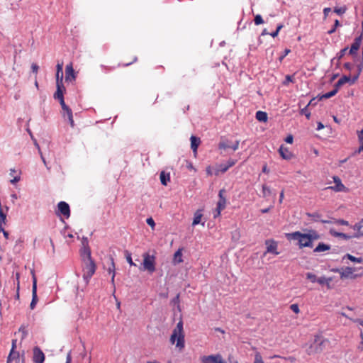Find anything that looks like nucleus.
<instances>
[{"label": "nucleus", "mask_w": 363, "mask_h": 363, "mask_svg": "<svg viewBox=\"0 0 363 363\" xmlns=\"http://www.w3.org/2000/svg\"><path fill=\"white\" fill-rule=\"evenodd\" d=\"M333 178L335 185L333 186H328L327 189H332L336 192H346L347 191V189L342 183L341 179L337 176H334Z\"/></svg>", "instance_id": "9"}, {"label": "nucleus", "mask_w": 363, "mask_h": 363, "mask_svg": "<svg viewBox=\"0 0 363 363\" xmlns=\"http://www.w3.org/2000/svg\"><path fill=\"white\" fill-rule=\"evenodd\" d=\"M65 116H67L69 124H70L71 127L73 128L74 126V119H73L72 111H68L67 113H65Z\"/></svg>", "instance_id": "37"}, {"label": "nucleus", "mask_w": 363, "mask_h": 363, "mask_svg": "<svg viewBox=\"0 0 363 363\" xmlns=\"http://www.w3.org/2000/svg\"><path fill=\"white\" fill-rule=\"evenodd\" d=\"M256 118L261 122H266L267 121V114L266 112L259 111L256 113Z\"/></svg>", "instance_id": "30"}, {"label": "nucleus", "mask_w": 363, "mask_h": 363, "mask_svg": "<svg viewBox=\"0 0 363 363\" xmlns=\"http://www.w3.org/2000/svg\"><path fill=\"white\" fill-rule=\"evenodd\" d=\"M290 52V50L289 49H286L284 50V54L283 55H281V57H279V61L281 62L283 60V59Z\"/></svg>", "instance_id": "58"}, {"label": "nucleus", "mask_w": 363, "mask_h": 363, "mask_svg": "<svg viewBox=\"0 0 363 363\" xmlns=\"http://www.w3.org/2000/svg\"><path fill=\"white\" fill-rule=\"evenodd\" d=\"M190 140H191V148L192 149L194 154H196L198 147L199 146V145L201 143V140L199 138L191 135L190 138Z\"/></svg>", "instance_id": "18"}, {"label": "nucleus", "mask_w": 363, "mask_h": 363, "mask_svg": "<svg viewBox=\"0 0 363 363\" xmlns=\"http://www.w3.org/2000/svg\"><path fill=\"white\" fill-rule=\"evenodd\" d=\"M19 358H20L19 352L16 350H11L8 356V358H7L6 363H11L12 361H16V362L19 361Z\"/></svg>", "instance_id": "21"}, {"label": "nucleus", "mask_w": 363, "mask_h": 363, "mask_svg": "<svg viewBox=\"0 0 363 363\" xmlns=\"http://www.w3.org/2000/svg\"><path fill=\"white\" fill-rule=\"evenodd\" d=\"M19 332H21L23 334L22 338H24L27 335V330L26 329V327H24V326H21L19 328Z\"/></svg>", "instance_id": "53"}, {"label": "nucleus", "mask_w": 363, "mask_h": 363, "mask_svg": "<svg viewBox=\"0 0 363 363\" xmlns=\"http://www.w3.org/2000/svg\"><path fill=\"white\" fill-rule=\"evenodd\" d=\"M16 173V171L13 169H11L10 175L13 177V178L11 180V183L15 184L18 182L20 180V176L18 174L14 176V174Z\"/></svg>", "instance_id": "32"}, {"label": "nucleus", "mask_w": 363, "mask_h": 363, "mask_svg": "<svg viewBox=\"0 0 363 363\" xmlns=\"http://www.w3.org/2000/svg\"><path fill=\"white\" fill-rule=\"evenodd\" d=\"M291 310L295 313L296 314H298L300 313L299 306L297 303H294L290 306Z\"/></svg>", "instance_id": "45"}, {"label": "nucleus", "mask_w": 363, "mask_h": 363, "mask_svg": "<svg viewBox=\"0 0 363 363\" xmlns=\"http://www.w3.org/2000/svg\"><path fill=\"white\" fill-rule=\"evenodd\" d=\"M58 211L66 218L70 216V209L68 203L65 201H60L57 204Z\"/></svg>", "instance_id": "13"}, {"label": "nucleus", "mask_w": 363, "mask_h": 363, "mask_svg": "<svg viewBox=\"0 0 363 363\" xmlns=\"http://www.w3.org/2000/svg\"><path fill=\"white\" fill-rule=\"evenodd\" d=\"M126 260L131 266H136V264L133 262L131 255L129 252H126Z\"/></svg>", "instance_id": "47"}, {"label": "nucleus", "mask_w": 363, "mask_h": 363, "mask_svg": "<svg viewBox=\"0 0 363 363\" xmlns=\"http://www.w3.org/2000/svg\"><path fill=\"white\" fill-rule=\"evenodd\" d=\"M286 238L289 240H297L299 248L302 249L303 247H312L313 242L318 240L320 235L315 230H310L308 233H302L300 231L286 233Z\"/></svg>", "instance_id": "1"}, {"label": "nucleus", "mask_w": 363, "mask_h": 363, "mask_svg": "<svg viewBox=\"0 0 363 363\" xmlns=\"http://www.w3.org/2000/svg\"><path fill=\"white\" fill-rule=\"evenodd\" d=\"M306 278L313 283L316 282L318 279L317 277L314 274L311 272L306 274Z\"/></svg>", "instance_id": "40"}, {"label": "nucleus", "mask_w": 363, "mask_h": 363, "mask_svg": "<svg viewBox=\"0 0 363 363\" xmlns=\"http://www.w3.org/2000/svg\"><path fill=\"white\" fill-rule=\"evenodd\" d=\"M16 281H17V290H16V298H19V289H20V281H19L20 274H19V273L17 272L16 274Z\"/></svg>", "instance_id": "43"}, {"label": "nucleus", "mask_w": 363, "mask_h": 363, "mask_svg": "<svg viewBox=\"0 0 363 363\" xmlns=\"http://www.w3.org/2000/svg\"><path fill=\"white\" fill-rule=\"evenodd\" d=\"M65 90H56L54 94L55 99H57L60 101V104L62 106L63 111V116H65V113L68 111H72L66 104L64 100V93Z\"/></svg>", "instance_id": "8"}, {"label": "nucleus", "mask_w": 363, "mask_h": 363, "mask_svg": "<svg viewBox=\"0 0 363 363\" xmlns=\"http://www.w3.org/2000/svg\"><path fill=\"white\" fill-rule=\"evenodd\" d=\"M219 149L226 150L228 148H231V145H228L227 142L222 141L218 145Z\"/></svg>", "instance_id": "46"}, {"label": "nucleus", "mask_w": 363, "mask_h": 363, "mask_svg": "<svg viewBox=\"0 0 363 363\" xmlns=\"http://www.w3.org/2000/svg\"><path fill=\"white\" fill-rule=\"evenodd\" d=\"M362 40V36L360 35L356 38L351 45L350 50L349 51L350 55H355L357 50L359 49Z\"/></svg>", "instance_id": "15"}, {"label": "nucleus", "mask_w": 363, "mask_h": 363, "mask_svg": "<svg viewBox=\"0 0 363 363\" xmlns=\"http://www.w3.org/2000/svg\"><path fill=\"white\" fill-rule=\"evenodd\" d=\"M254 21H255V24L257 25V26L262 24L264 23L262 17L259 14H257L255 16Z\"/></svg>", "instance_id": "41"}, {"label": "nucleus", "mask_w": 363, "mask_h": 363, "mask_svg": "<svg viewBox=\"0 0 363 363\" xmlns=\"http://www.w3.org/2000/svg\"><path fill=\"white\" fill-rule=\"evenodd\" d=\"M56 86L57 90H65V87L63 84V74H60V72H56Z\"/></svg>", "instance_id": "19"}, {"label": "nucleus", "mask_w": 363, "mask_h": 363, "mask_svg": "<svg viewBox=\"0 0 363 363\" xmlns=\"http://www.w3.org/2000/svg\"><path fill=\"white\" fill-rule=\"evenodd\" d=\"M37 296V279L35 274H33V286H32V301L30 305L31 309H33L38 302Z\"/></svg>", "instance_id": "12"}, {"label": "nucleus", "mask_w": 363, "mask_h": 363, "mask_svg": "<svg viewBox=\"0 0 363 363\" xmlns=\"http://www.w3.org/2000/svg\"><path fill=\"white\" fill-rule=\"evenodd\" d=\"M184 337L185 334L184 331L183 321L180 320L174 328L170 336L169 341L172 345L175 344L176 347L179 351H182L185 347Z\"/></svg>", "instance_id": "2"}, {"label": "nucleus", "mask_w": 363, "mask_h": 363, "mask_svg": "<svg viewBox=\"0 0 363 363\" xmlns=\"http://www.w3.org/2000/svg\"><path fill=\"white\" fill-rule=\"evenodd\" d=\"M330 235H332L334 237L341 238H343L345 240H349V239H351L352 238H355L354 235H349L343 233H338V232H337V231H335V230H334L333 229H331L330 230Z\"/></svg>", "instance_id": "22"}, {"label": "nucleus", "mask_w": 363, "mask_h": 363, "mask_svg": "<svg viewBox=\"0 0 363 363\" xmlns=\"http://www.w3.org/2000/svg\"><path fill=\"white\" fill-rule=\"evenodd\" d=\"M341 82L337 81L336 84H335V87L333 90H337V92L338 91L339 89L342 86Z\"/></svg>", "instance_id": "61"}, {"label": "nucleus", "mask_w": 363, "mask_h": 363, "mask_svg": "<svg viewBox=\"0 0 363 363\" xmlns=\"http://www.w3.org/2000/svg\"><path fill=\"white\" fill-rule=\"evenodd\" d=\"M284 27L283 24H279L277 27V29L275 31H274L273 33H269V35L271 36H272L273 38H275L278 35L279 31L281 30V29Z\"/></svg>", "instance_id": "42"}, {"label": "nucleus", "mask_w": 363, "mask_h": 363, "mask_svg": "<svg viewBox=\"0 0 363 363\" xmlns=\"http://www.w3.org/2000/svg\"><path fill=\"white\" fill-rule=\"evenodd\" d=\"M325 340H323L320 337L316 336L315 338L314 344H318V345H322L324 343Z\"/></svg>", "instance_id": "48"}, {"label": "nucleus", "mask_w": 363, "mask_h": 363, "mask_svg": "<svg viewBox=\"0 0 363 363\" xmlns=\"http://www.w3.org/2000/svg\"><path fill=\"white\" fill-rule=\"evenodd\" d=\"M225 191V189H221L219 191L218 196L219 200L217 203V208H216V213L214 215V218H216L220 215L221 211H223L226 206V199L224 196Z\"/></svg>", "instance_id": "7"}, {"label": "nucleus", "mask_w": 363, "mask_h": 363, "mask_svg": "<svg viewBox=\"0 0 363 363\" xmlns=\"http://www.w3.org/2000/svg\"><path fill=\"white\" fill-rule=\"evenodd\" d=\"M337 223L338 224H340V225H348L349 223L347 220H342V219H340V220H337L336 221Z\"/></svg>", "instance_id": "57"}, {"label": "nucleus", "mask_w": 363, "mask_h": 363, "mask_svg": "<svg viewBox=\"0 0 363 363\" xmlns=\"http://www.w3.org/2000/svg\"><path fill=\"white\" fill-rule=\"evenodd\" d=\"M201 210H197L195 213H194V220H193V222H192V225L194 226V225H196L199 223H201V218L203 216V214L201 213Z\"/></svg>", "instance_id": "26"}, {"label": "nucleus", "mask_w": 363, "mask_h": 363, "mask_svg": "<svg viewBox=\"0 0 363 363\" xmlns=\"http://www.w3.org/2000/svg\"><path fill=\"white\" fill-rule=\"evenodd\" d=\"M143 262L142 264V267H140V269L147 271L150 274L153 273L156 269L155 255H151L148 252H145L143 254Z\"/></svg>", "instance_id": "4"}, {"label": "nucleus", "mask_w": 363, "mask_h": 363, "mask_svg": "<svg viewBox=\"0 0 363 363\" xmlns=\"http://www.w3.org/2000/svg\"><path fill=\"white\" fill-rule=\"evenodd\" d=\"M33 361L35 363H43L45 361V354L38 347H35L33 350Z\"/></svg>", "instance_id": "11"}, {"label": "nucleus", "mask_w": 363, "mask_h": 363, "mask_svg": "<svg viewBox=\"0 0 363 363\" xmlns=\"http://www.w3.org/2000/svg\"><path fill=\"white\" fill-rule=\"evenodd\" d=\"M353 229L357 231L354 235L355 238L363 235V218L353 226Z\"/></svg>", "instance_id": "20"}, {"label": "nucleus", "mask_w": 363, "mask_h": 363, "mask_svg": "<svg viewBox=\"0 0 363 363\" xmlns=\"http://www.w3.org/2000/svg\"><path fill=\"white\" fill-rule=\"evenodd\" d=\"M293 140H294V138H293V135H288L286 138H285V141L287 143H290L291 144L293 143Z\"/></svg>", "instance_id": "56"}, {"label": "nucleus", "mask_w": 363, "mask_h": 363, "mask_svg": "<svg viewBox=\"0 0 363 363\" xmlns=\"http://www.w3.org/2000/svg\"><path fill=\"white\" fill-rule=\"evenodd\" d=\"M267 245V251L264 253H273L276 255H279V252L277 251V242L274 240H267L265 242Z\"/></svg>", "instance_id": "14"}, {"label": "nucleus", "mask_w": 363, "mask_h": 363, "mask_svg": "<svg viewBox=\"0 0 363 363\" xmlns=\"http://www.w3.org/2000/svg\"><path fill=\"white\" fill-rule=\"evenodd\" d=\"M330 249V246L329 245L325 244L323 242H320L316 247L313 250L314 252H321L329 250Z\"/></svg>", "instance_id": "25"}, {"label": "nucleus", "mask_w": 363, "mask_h": 363, "mask_svg": "<svg viewBox=\"0 0 363 363\" xmlns=\"http://www.w3.org/2000/svg\"><path fill=\"white\" fill-rule=\"evenodd\" d=\"M279 152L281 157L284 160H290L292 157L291 152L288 150L287 147L281 145L279 149Z\"/></svg>", "instance_id": "17"}, {"label": "nucleus", "mask_w": 363, "mask_h": 363, "mask_svg": "<svg viewBox=\"0 0 363 363\" xmlns=\"http://www.w3.org/2000/svg\"><path fill=\"white\" fill-rule=\"evenodd\" d=\"M284 359L290 362L291 363H294L296 361V359L294 357L290 356L288 357H284Z\"/></svg>", "instance_id": "59"}, {"label": "nucleus", "mask_w": 363, "mask_h": 363, "mask_svg": "<svg viewBox=\"0 0 363 363\" xmlns=\"http://www.w3.org/2000/svg\"><path fill=\"white\" fill-rule=\"evenodd\" d=\"M273 208V206H270L269 207L267 208H262L260 210L262 213H268L272 208Z\"/></svg>", "instance_id": "62"}, {"label": "nucleus", "mask_w": 363, "mask_h": 363, "mask_svg": "<svg viewBox=\"0 0 363 363\" xmlns=\"http://www.w3.org/2000/svg\"><path fill=\"white\" fill-rule=\"evenodd\" d=\"M284 198V190H282L280 193L279 199V201L280 203H282Z\"/></svg>", "instance_id": "64"}, {"label": "nucleus", "mask_w": 363, "mask_h": 363, "mask_svg": "<svg viewBox=\"0 0 363 363\" xmlns=\"http://www.w3.org/2000/svg\"><path fill=\"white\" fill-rule=\"evenodd\" d=\"M110 262H111V265L108 267V271L110 274L112 273L111 281H112V283H113L114 278H115V263H114L113 258L112 257H110Z\"/></svg>", "instance_id": "31"}, {"label": "nucleus", "mask_w": 363, "mask_h": 363, "mask_svg": "<svg viewBox=\"0 0 363 363\" xmlns=\"http://www.w3.org/2000/svg\"><path fill=\"white\" fill-rule=\"evenodd\" d=\"M262 194L264 198L269 196L272 194V191L269 186L264 184L262 186Z\"/></svg>", "instance_id": "33"}, {"label": "nucleus", "mask_w": 363, "mask_h": 363, "mask_svg": "<svg viewBox=\"0 0 363 363\" xmlns=\"http://www.w3.org/2000/svg\"><path fill=\"white\" fill-rule=\"evenodd\" d=\"M183 262L182 259V249L179 248L177 250L174 255L173 257V263L174 264H177L182 263Z\"/></svg>", "instance_id": "24"}, {"label": "nucleus", "mask_w": 363, "mask_h": 363, "mask_svg": "<svg viewBox=\"0 0 363 363\" xmlns=\"http://www.w3.org/2000/svg\"><path fill=\"white\" fill-rule=\"evenodd\" d=\"M336 94H337V90H332L331 91H329L328 93H325V94H323L320 96V99H329V98L335 96Z\"/></svg>", "instance_id": "36"}, {"label": "nucleus", "mask_w": 363, "mask_h": 363, "mask_svg": "<svg viewBox=\"0 0 363 363\" xmlns=\"http://www.w3.org/2000/svg\"><path fill=\"white\" fill-rule=\"evenodd\" d=\"M290 82H294V77L292 75H286L285 77V80L284 81L283 84L286 86Z\"/></svg>", "instance_id": "39"}, {"label": "nucleus", "mask_w": 363, "mask_h": 363, "mask_svg": "<svg viewBox=\"0 0 363 363\" xmlns=\"http://www.w3.org/2000/svg\"><path fill=\"white\" fill-rule=\"evenodd\" d=\"M57 72H60V74H63V62L57 63Z\"/></svg>", "instance_id": "50"}, {"label": "nucleus", "mask_w": 363, "mask_h": 363, "mask_svg": "<svg viewBox=\"0 0 363 363\" xmlns=\"http://www.w3.org/2000/svg\"><path fill=\"white\" fill-rule=\"evenodd\" d=\"M228 169V167H227L225 164H220L217 166L216 169H215L214 174L218 176L220 174L226 172Z\"/></svg>", "instance_id": "27"}, {"label": "nucleus", "mask_w": 363, "mask_h": 363, "mask_svg": "<svg viewBox=\"0 0 363 363\" xmlns=\"http://www.w3.org/2000/svg\"><path fill=\"white\" fill-rule=\"evenodd\" d=\"M82 262L93 259L91 257V252L87 238L83 237L82 240V247L79 250Z\"/></svg>", "instance_id": "5"}, {"label": "nucleus", "mask_w": 363, "mask_h": 363, "mask_svg": "<svg viewBox=\"0 0 363 363\" xmlns=\"http://www.w3.org/2000/svg\"><path fill=\"white\" fill-rule=\"evenodd\" d=\"M82 277L86 283H89L91 277L94 274L96 266L94 259L82 262Z\"/></svg>", "instance_id": "3"}, {"label": "nucleus", "mask_w": 363, "mask_h": 363, "mask_svg": "<svg viewBox=\"0 0 363 363\" xmlns=\"http://www.w3.org/2000/svg\"><path fill=\"white\" fill-rule=\"evenodd\" d=\"M240 141L236 140L233 145H231V148L235 151L239 148Z\"/></svg>", "instance_id": "54"}, {"label": "nucleus", "mask_w": 363, "mask_h": 363, "mask_svg": "<svg viewBox=\"0 0 363 363\" xmlns=\"http://www.w3.org/2000/svg\"><path fill=\"white\" fill-rule=\"evenodd\" d=\"M146 223H147V225H149L150 226H151L152 228H154L155 225V221L152 218H148L147 220H146Z\"/></svg>", "instance_id": "51"}, {"label": "nucleus", "mask_w": 363, "mask_h": 363, "mask_svg": "<svg viewBox=\"0 0 363 363\" xmlns=\"http://www.w3.org/2000/svg\"><path fill=\"white\" fill-rule=\"evenodd\" d=\"M137 60H138V57L136 56H133L132 60L128 62H126L125 64V66L130 65L133 64V62H136Z\"/></svg>", "instance_id": "63"}, {"label": "nucleus", "mask_w": 363, "mask_h": 363, "mask_svg": "<svg viewBox=\"0 0 363 363\" xmlns=\"http://www.w3.org/2000/svg\"><path fill=\"white\" fill-rule=\"evenodd\" d=\"M340 26V21L337 19H336L335 21V23H334L333 28H332L330 30H329L328 31V33L330 35V34L335 33L337 27H338Z\"/></svg>", "instance_id": "44"}, {"label": "nucleus", "mask_w": 363, "mask_h": 363, "mask_svg": "<svg viewBox=\"0 0 363 363\" xmlns=\"http://www.w3.org/2000/svg\"><path fill=\"white\" fill-rule=\"evenodd\" d=\"M228 360L229 363H239L238 361L235 359L233 355H229L228 357Z\"/></svg>", "instance_id": "55"}, {"label": "nucleus", "mask_w": 363, "mask_h": 363, "mask_svg": "<svg viewBox=\"0 0 363 363\" xmlns=\"http://www.w3.org/2000/svg\"><path fill=\"white\" fill-rule=\"evenodd\" d=\"M332 281H333L332 277H321L317 279V282L318 284H320V285L325 284L328 289H330L331 288L330 283L332 282Z\"/></svg>", "instance_id": "23"}, {"label": "nucleus", "mask_w": 363, "mask_h": 363, "mask_svg": "<svg viewBox=\"0 0 363 363\" xmlns=\"http://www.w3.org/2000/svg\"><path fill=\"white\" fill-rule=\"evenodd\" d=\"M354 270L352 267H347L345 269H342L341 272H340V278L346 279V278H356L357 275H354Z\"/></svg>", "instance_id": "16"}, {"label": "nucleus", "mask_w": 363, "mask_h": 363, "mask_svg": "<svg viewBox=\"0 0 363 363\" xmlns=\"http://www.w3.org/2000/svg\"><path fill=\"white\" fill-rule=\"evenodd\" d=\"M31 69H32V72H33V73H35V74H38V69H39V67H38V65L34 64V63H33V64H32V65H31Z\"/></svg>", "instance_id": "52"}, {"label": "nucleus", "mask_w": 363, "mask_h": 363, "mask_svg": "<svg viewBox=\"0 0 363 363\" xmlns=\"http://www.w3.org/2000/svg\"><path fill=\"white\" fill-rule=\"evenodd\" d=\"M65 363H72V355L70 352L67 354Z\"/></svg>", "instance_id": "60"}, {"label": "nucleus", "mask_w": 363, "mask_h": 363, "mask_svg": "<svg viewBox=\"0 0 363 363\" xmlns=\"http://www.w3.org/2000/svg\"><path fill=\"white\" fill-rule=\"evenodd\" d=\"M345 257H347L350 261L354 262H357V263L362 262V259L361 257H356L350 254H347Z\"/></svg>", "instance_id": "35"}, {"label": "nucleus", "mask_w": 363, "mask_h": 363, "mask_svg": "<svg viewBox=\"0 0 363 363\" xmlns=\"http://www.w3.org/2000/svg\"><path fill=\"white\" fill-rule=\"evenodd\" d=\"M200 360L201 363H227L220 354L202 356Z\"/></svg>", "instance_id": "6"}, {"label": "nucleus", "mask_w": 363, "mask_h": 363, "mask_svg": "<svg viewBox=\"0 0 363 363\" xmlns=\"http://www.w3.org/2000/svg\"><path fill=\"white\" fill-rule=\"evenodd\" d=\"M358 77H359V74L355 76L354 77V79L351 81L350 77H349V76H343L338 81L340 82H341L342 85L345 84V83L350 82H351V84H354L355 82V81L357 79Z\"/></svg>", "instance_id": "29"}, {"label": "nucleus", "mask_w": 363, "mask_h": 363, "mask_svg": "<svg viewBox=\"0 0 363 363\" xmlns=\"http://www.w3.org/2000/svg\"><path fill=\"white\" fill-rule=\"evenodd\" d=\"M76 79V73L73 69L72 63L66 65L65 67V82H72Z\"/></svg>", "instance_id": "10"}, {"label": "nucleus", "mask_w": 363, "mask_h": 363, "mask_svg": "<svg viewBox=\"0 0 363 363\" xmlns=\"http://www.w3.org/2000/svg\"><path fill=\"white\" fill-rule=\"evenodd\" d=\"M236 160H233V159H230L228 160L227 163L225 164L227 165V167H228V169L233 166H234L236 163Z\"/></svg>", "instance_id": "49"}, {"label": "nucleus", "mask_w": 363, "mask_h": 363, "mask_svg": "<svg viewBox=\"0 0 363 363\" xmlns=\"http://www.w3.org/2000/svg\"><path fill=\"white\" fill-rule=\"evenodd\" d=\"M254 363H264L261 354L258 352L255 354Z\"/></svg>", "instance_id": "38"}, {"label": "nucleus", "mask_w": 363, "mask_h": 363, "mask_svg": "<svg viewBox=\"0 0 363 363\" xmlns=\"http://www.w3.org/2000/svg\"><path fill=\"white\" fill-rule=\"evenodd\" d=\"M160 182L162 185L167 186L168 182L170 180L169 174H166L164 172H162L160 175Z\"/></svg>", "instance_id": "28"}, {"label": "nucleus", "mask_w": 363, "mask_h": 363, "mask_svg": "<svg viewBox=\"0 0 363 363\" xmlns=\"http://www.w3.org/2000/svg\"><path fill=\"white\" fill-rule=\"evenodd\" d=\"M311 102H312V100L309 102V104L306 107H304L303 108H302L301 110V114L305 115L307 119H309L310 116H311V113L308 110V106L311 104Z\"/></svg>", "instance_id": "34"}]
</instances>
